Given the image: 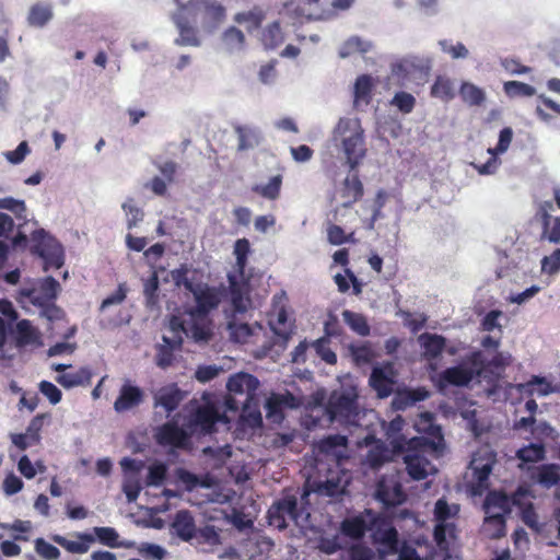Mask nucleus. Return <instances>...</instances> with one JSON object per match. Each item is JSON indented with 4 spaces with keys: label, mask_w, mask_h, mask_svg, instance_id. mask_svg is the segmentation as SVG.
Wrapping results in <instances>:
<instances>
[{
    "label": "nucleus",
    "mask_w": 560,
    "mask_h": 560,
    "mask_svg": "<svg viewBox=\"0 0 560 560\" xmlns=\"http://www.w3.org/2000/svg\"><path fill=\"white\" fill-rule=\"evenodd\" d=\"M358 399L357 385L352 380L347 378L339 388L331 392L325 406L318 404L312 408V417H316L315 412L323 411L328 424L338 423L352 433L363 425L362 421L368 416Z\"/></svg>",
    "instance_id": "obj_1"
},
{
    "label": "nucleus",
    "mask_w": 560,
    "mask_h": 560,
    "mask_svg": "<svg viewBox=\"0 0 560 560\" xmlns=\"http://www.w3.org/2000/svg\"><path fill=\"white\" fill-rule=\"evenodd\" d=\"M330 141L351 171L366 154L364 129L357 117L340 118L332 130Z\"/></svg>",
    "instance_id": "obj_2"
},
{
    "label": "nucleus",
    "mask_w": 560,
    "mask_h": 560,
    "mask_svg": "<svg viewBox=\"0 0 560 560\" xmlns=\"http://www.w3.org/2000/svg\"><path fill=\"white\" fill-rule=\"evenodd\" d=\"M228 278L231 287V304L234 312L233 317L228 322V329L232 340L238 343H246L249 342L250 338H257L262 327L258 324L250 326L236 318V314L245 313L250 303L244 285H238L237 276L229 273Z\"/></svg>",
    "instance_id": "obj_3"
},
{
    "label": "nucleus",
    "mask_w": 560,
    "mask_h": 560,
    "mask_svg": "<svg viewBox=\"0 0 560 560\" xmlns=\"http://www.w3.org/2000/svg\"><path fill=\"white\" fill-rule=\"evenodd\" d=\"M459 506L456 503H448L445 498H441L434 505V539L440 548H447V537L453 538L455 526L453 520L457 516Z\"/></svg>",
    "instance_id": "obj_4"
},
{
    "label": "nucleus",
    "mask_w": 560,
    "mask_h": 560,
    "mask_svg": "<svg viewBox=\"0 0 560 560\" xmlns=\"http://www.w3.org/2000/svg\"><path fill=\"white\" fill-rule=\"evenodd\" d=\"M200 3V0H189L186 4H180V7L172 14V21L179 33V36L175 39L176 45L192 47L200 46L197 31L190 24V21L194 19Z\"/></svg>",
    "instance_id": "obj_5"
},
{
    "label": "nucleus",
    "mask_w": 560,
    "mask_h": 560,
    "mask_svg": "<svg viewBox=\"0 0 560 560\" xmlns=\"http://www.w3.org/2000/svg\"><path fill=\"white\" fill-rule=\"evenodd\" d=\"M497 462V454L489 445L479 447L472 455L469 469L472 475L475 493H481L489 486V476Z\"/></svg>",
    "instance_id": "obj_6"
},
{
    "label": "nucleus",
    "mask_w": 560,
    "mask_h": 560,
    "mask_svg": "<svg viewBox=\"0 0 560 560\" xmlns=\"http://www.w3.org/2000/svg\"><path fill=\"white\" fill-rule=\"evenodd\" d=\"M269 513L271 523L279 528L287 526V520L294 522L296 525H303L310 516L304 508L299 506L298 499L293 495H288L275 503Z\"/></svg>",
    "instance_id": "obj_7"
},
{
    "label": "nucleus",
    "mask_w": 560,
    "mask_h": 560,
    "mask_svg": "<svg viewBox=\"0 0 560 560\" xmlns=\"http://www.w3.org/2000/svg\"><path fill=\"white\" fill-rule=\"evenodd\" d=\"M258 386L259 381L244 372L230 376L226 383V388L229 394L234 397L235 405H241L244 409L250 408Z\"/></svg>",
    "instance_id": "obj_8"
},
{
    "label": "nucleus",
    "mask_w": 560,
    "mask_h": 560,
    "mask_svg": "<svg viewBox=\"0 0 560 560\" xmlns=\"http://www.w3.org/2000/svg\"><path fill=\"white\" fill-rule=\"evenodd\" d=\"M411 442L415 446L408 450L404 455L406 470L412 479L422 480L436 471L435 467L425 456V453L432 450L431 447H417L419 444V440L417 439H412Z\"/></svg>",
    "instance_id": "obj_9"
},
{
    "label": "nucleus",
    "mask_w": 560,
    "mask_h": 560,
    "mask_svg": "<svg viewBox=\"0 0 560 560\" xmlns=\"http://www.w3.org/2000/svg\"><path fill=\"white\" fill-rule=\"evenodd\" d=\"M482 365L478 361L477 357H471L467 361H463L459 365L447 368L442 373V381L450 385L466 386L474 378L480 375Z\"/></svg>",
    "instance_id": "obj_10"
},
{
    "label": "nucleus",
    "mask_w": 560,
    "mask_h": 560,
    "mask_svg": "<svg viewBox=\"0 0 560 560\" xmlns=\"http://www.w3.org/2000/svg\"><path fill=\"white\" fill-rule=\"evenodd\" d=\"M397 372L393 362L375 365L370 375L369 383L377 393V396L385 398L392 395L396 383Z\"/></svg>",
    "instance_id": "obj_11"
},
{
    "label": "nucleus",
    "mask_w": 560,
    "mask_h": 560,
    "mask_svg": "<svg viewBox=\"0 0 560 560\" xmlns=\"http://www.w3.org/2000/svg\"><path fill=\"white\" fill-rule=\"evenodd\" d=\"M301 405L302 397L294 396L289 392L271 394L265 402L266 417L278 423L283 419V409H296Z\"/></svg>",
    "instance_id": "obj_12"
},
{
    "label": "nucleus",
    "mask_w": 560,
    "mask_h": 560,
    "mask_svg": "<svg viewBox=\"0 0 560 560\" xmlns=\"http://www.w3.org/2000/svg\"><path fill=\"white\" fill-rule=\"evenodd\" d=\"M513 139V130L510 127L503 128L499 135V141L495 148H489L488 153L491 155L488 162L485 164H476L471 165L477 170L480 175H492L494 174L500 164L501 160L498 158L499 154H503L510 148V144Z\"/></svg>",
    "instance_id": "obj_13"
},
{
    "label": "nucleus",
    "mask_w": 560,
    "mask_h": 560,
    "mask_svg": "<svg viewBox=\"0 0 560 560\" xmlns=\"http://www.w3.org/2000/svg\"><path fill=\"white\" fill-rule=\"evenodd\" d=\"M219 422H226V417L219 412L212 405L198 407L192 413L189 422L188 430L192 432L209 433L213 427Z\"/></svg>",
    "instance_id": "obj_14"
},
{
    "label": "nucleus",
    "mask_w": 560,
    "mask_h": 560,
    "mask_svg": "<svg viewBox=\"0 0 560 560\" xmlns=\"http://www.w3.org/2000/svg\"><path fill=\"white\" fill-rule=\"evenodd\" d=\"M194 295L196 306L191 311V315L205 316L221 302L222 292L215 288L208 287L207 284L197 283L190 292Z\"/></svg>",
    "instance_id": "obj_15"
},
{
    "label": "nucleus",
    "mask_w": 560,
    "mask_h": 560,
    "mask_svg": "<svg viewBox=\"0 0 560 560\" xmlns=\"http://www.w3.org/2000/svg\"><path fill=\"white\" fill-rule=\"evenodd\" d=\"M316 447L320 456L337 464L348 458V438L346 435H329L320 440Z\"/></svg>",
    "instance_id": "obj_16"
},
{
    "label": "nucleus",
    "mask_w": 560,
    "mask_h": 560,
    "mask_svg": "<svg viewBox=\"0 0 560 560\" xmlns=\"http://www.w3.org/2000/svg\"><path fill=\"white\" fill-rule=\"evenodd\" d=\"M375 495L378 501L387 506L401 504L406 499L398 478L395 475L383 477L378 481Z\"/></svg>",
    "instance_id": "obj_17"
},
{
    "label": "nucleus",
    "mask_w": 560,
    "mask_h": 560,
    "mask_svg": "<svg viewBox=\"0 0 560 560\" xmlns=\"http://www.w3.org/2000/svg\"><path fill=\"white\" fill-rule=\"evenodd\" d=\"M60 291V284L52 277H47L39 283L30 289L23 290L22 294L28 298L33 304L44 306V304L55 300Z\"/></svg>",
    "instance_id": "obj_18"
},
{
    "label": "nucleus",
    "mask_w": 560,
    "mask_h": 560,
    "mask_svg": "<svg viewBox=\"0 0 560 560\" xmlns=\"http://www.w3.org/2000/svg\"><path fill=\"white\" fill-rule=\"evenodd\" d=\"M184 397V392L175 384H168L153 393L154 407L164 409L166 416H170L171 412L177 409Z\"/></svg>",
    "instance_id": "obj_19"
},
{
    "label": "nucleus",
    "mask_w": 560,
    "mask_h": 560,
    "mask_svg": "<svg viewBox=\"0 0 560 560\" xmlns=\"http://www.w3.org/2000/svg\"><path fill=\"white\" fill-rule=\"evenodd\" d=\"M143 400V390L126 381L120 387L119 395L114 402V410L118 413L131 410Z\"/></svg>",
    "instance_id": "obj_20"
},
{
    "label": "nucleus",
    "mask_w": 560,
    "mask_h": 560,
    "mask_svg": "<svg viewBox=\"0 0 560 560\" xmlns=\"http://www.w3.org/2000/svg\"><path fill=\"white\" fill-rule=\"evenodd\" d=\"M357 445L359 447L362 445H371V448L365 456V463L374 469L378 468L390 458V452L384 446V444L375 441L371 433H366L362 440H358Z\"/></svg>",
    "instance_id": "obj_21"
},
{
    "label": "nucleus",
    "mask_w": 560,
    "mask_h": 560,
    "mask_svg": "<svg viewBox=\"0 0 560 560\" xmlns=\"http://www.w3.org/2000/svg\"><path fill=\"white\" fill-rule=\"evenodd\" d=\"M172 534L180 538L183 541L192 542L196 536L197 527L194 516L188 511H178L171 524Z\"/></svg>",
    "instance_id": "obj_22"
},
{
    "label": "nucleus",
    "mask_w": 560,
    "mask_h": 560,
    "mask_svg": "<svg viewBox=\"0 0 560 560\" xmlns=\"http://www.w3.org/2000/svg\"><path fill=\"white\" fill-rule=\"evenodd\" d=\"M34 250L44 259L45 269L48 266L60 268L63 265L62 246L55 238H47L44 244L34 246Z\"/></svg>",
    "instance_id": "obj_23"
},
{
    "label": "nucleus",
    "mask_w": 560,
    "mask_h": 560,
    "mask_svg": "<svg viewBox=\"0 0 560 560\" xmlns=\"http://www.w3.org/2000/svg\"><path fill=\"white\" fill-rule=\"evenodd\" d=\"M221 544V529L213 525H206L201 528H197L196 536L191 542L192 546H196L206 552L214 551Z\"/></svg>",
    "instance_id": "obj_24"
},
{
    "label": "nucleus",
    "mask_w": 560,
    "mask_h": 560,
    "mask_svg": "<svg viewBox=\"0 0 560 560\" xmlns=\"http://www.w3.org/2000/svg\"><path fill=\"white\" fill-rule=\"evenodd\" d=\"M187 438V431L173 422L165 423L156 433V440L160 444L176 447L183 446Z\"/></svg>",
    "instance_id": "obj_25"
},
{
    "label": "nucleus",
    "mask_w": 560,
    "mask_h": 560,
    "mask_svg": "<svg viewBox=\"0 0 560 560\" xmlns=\"http://www.w3.org/2000/svg\"><path fill=\"white\" fill-rule=\"evenodd\" d=\"M373 88L374 80L371 75L362 74L357 78L353 88V106L357 109H361L370 104Z\"/></svg>",
    "instance_id": "obj_26"
},
{
    "label": "nucleus",
    "mask_w": 560,
    "mask_h": 560,
    "mask_svg": "<svg viewBox=\"0 0 560 560\" xmlns=\"http://www.w3.org/2000/svg\"><path fill=\"white\" fill-rule=\"evenodd\" d=\"M224 50L231 55L241 54L246 49V36L236 26H229L221 35Z\"/></svg>",
    "instance_id": "obj_27"
},
{
    "label": "nucleus",
    "mask_w": 560,
    "mask_h": 560,
    "mask_svg": "<svg viewBox=\"0 0 560 560\" xmlns=\"http://www.w3.org/2000/svg\"><path fill=\"white\" fill-rule=\"evenodd\" d=\"M234 131L238 140V151L253 150L261 142V131L257 127L249 125L236 126L234 127Z\"/></svg>",
    "instance_id": "obj_28"
},
{
    "label": "nucleus",
    "mask_w": 560,
    "mask_h": 560,
    "mask_svg": "<svg viewBox=\"0 0 560 560\" xmlns=\"http://www.w3.org/2000/svg\"><path fill=\"white\" fill-rule=\"evenodd\" d=\"M77 540H70L60 535L54 536V541L71 553L83 555L89 551L91 544L95 541V537L86 533H77Z\"/></svg>",
    "instance_id": "obj_29"
},
{
    "label": "nucleus",
    "mask_w": 560,
    "mask_h": 560,
    "mask_svg": "<svg viewBox=\"0 0 560 560\" xmlns=\"http://www.w3.org/2000/svg\"><path fill=\"white\" fill-rule=\"evenodd\" d=\"M163 343L159 345L156 350L155 363L161 369L168 368L173 362V350L182 343V336L162 337Z\"/></svg>",
    "instance_id": "obj_30"
},
{
    "label": "nucleus",
    "mask_w": 560,
    "mask_h": 560,
    "mask_svg": "<svg viewBox=\"0 0 560 560\" xmlns=\"http://www.w3.org/2000/svg\"><path fill=\"white\" fill-rule=\"evenodd\" d=\"M418 343L423 349V355L427 359H435L445 348V338L436 334L424 332L418 337Z\"/></svg>",
    "instance_id": "obj_31"
},
{
    "label": "nucleus",
    "mask_w": 560,
    "mask_h": 560,
    "mask_svg": "<svg viewBox=\"0 0 560 560\" xmlns=\"http://www.w3.org/2000/svg\"><path fill=\"white\" fill-rule=\"evenodd\" d=\"M516 388L521 394H537L538 396H547L558 390V387L552 386L545 377L541 376H533L527 383L517 384Z\"/></svg>",
    "instance_id": "obj_32"
},
{
    "label": "nucleus",
    "mask_w": 560,
    "mask_h": 560,
    "mask_svg": "<svg viewBox=\"0 0 560 560\" xmlns=\"http://www.w3.org/2000/svg\"><path fill=\"white\" fill-rule=\"evenodd\" d=\"M54 16L52 5L48 2H37L30 8L27 22L31 26L43 27Z\"/></svg>",
    "instance_id": "obj_33"
},
{
    "label": "nucleus",
    "mask_w": 560,
    "mask_h": 560,
    "mask_svg": "<svg viewBox=\"0 0 560 560\" xmlns=\"http://www.w3.org/2000/svg\"><path fill=\"white\" fill-rule=\"evenodd\" d=\"M375 540L380 544V551L383 555H393L398 551V533L392 526L378 529L375 534Z\"/></svg>",
    "instance_id": "obj_34"
},
{
    "label": "nucleus",
    "mask_w": 560,
    "mask_h": 560,
    "mask_svg": "<svg viewBox=\"0 0 560 560\" xmlns=\"http://www.w3.org/2000/svg\"><path fill=\"white\" fill-rule=\"evenodd\" d=\"M427 397L428 392L424 389L402 390L394 396L392 406L395 410H405L417 401L424 400Z\"/></svg>",
    "instance_id": "obj_35"
},
{
    "label": "nucleus",
    "mask_w": 560,
    "mask_h": 560,
    "mask_svg": "<svg viewBox=\"0 0 560 560\" xmlns=\"http://www.w3.org/2000/svg\"><path fill=\"white\" fill-rule=\"evenodd\" d=\"M363 192L362 184L357 175H348L341 189L342 205L349 207L354 203Z\"/></svg>",
    "instance_id": "obj_36"
},
{
    "label": "nucleus",
    "mask_w": 560,
    "mask_h": 560,
    "mask_svg": "<svg viewBox=\"0 0 560 560\" xmlns=\"http://www.w3.org/2000/svg\"><path fill=\"white\" fill-rule=\"evenodd\" d=\"M483 509L486 515H505L510 511L509 500L502 493L491 492L485 500Z\"/></svg>",
    "instance_id": "obj_37"
},
{
    "label": "nucleus",
    "mask_w": 560,
    "mask_h": 560,
    "mask_svg": "<svg viewBox=\"0 0 560 560\" xmlns=\"http://www.w3.org/2000/svg\"><path fill=\"white\" fill-rule=\"evenodd\" d=\"M282 176L278 174L270 177L267 183L254 185L252 190L268 200H277L280 196Z\"/></svg>",
    "instance_id": "obj_38"
},
{
    "label": "nucleus",
    "mask_w": 560,
    "mask_h": 560,
    "mask_svg": "<svg viewBox=\"0 0 560 560\" xmlns=\"http://www.w3.org/2000/svg\"><path fill=\"white\" fill-rule=\"evenodd\" d=\"M265 18L266 12L261 8L255 7L249 11L237 12L233 16V20L237 24L248 23L247 31L253 32L254 30L260 27Z\"/></svg>",
    "instance_id": "obj_39"
},
{
    "label": "nucleus",
    "mask_w": 560,
    "mask_h": 560,
    "mask_svg": "<svg viewBox=\"0 0 560 560\" xmlns=\"http://www.w3.org/2000/svg\"><path fill=\"white\" fill-rule=\"evenodd\" d=\"M19 343L26 346L40 345V335L38 330L27 319H22L16 325Z\"/></svg>",
    "instance_id": "obj_40"
},
{
    "label": "nucleus",
    "mask_w": 560,
    "mask_h": 560,
    "mask_svg": "<svg viewBox=\"0 0 560 560\" xmlns=\"http://www.w3.org/2000/svg\"><path fill=\"white\" fill-rule=\"evenodd\" d=\"M541 240H547L557 245L560 244V217L548 214L546 209L542 221Z\"/></svg>",
    "instance_id": "obj_41"
},
{
    "label": "nucleus",
    "mask_w": 560,
    "mask_h": 560,
    "mask_svg": "<svg viewBox=\"0 0 560 560\" xmlns=\"http://www.w3.org/2000/svg\"><path fill=\"white\" fill-rule=\"evenodd\" d=\"M545 448L541 444L532 443L527 446L520 448L516 452V457L520 459V467L527 464L537 463L544 459Z\"/></svg>",
    "instance_id": "obj_42"
},
{
    "label": "nucleus",
    "mask_w": 560,
    "mask_h": 560,
    "mask_svg": "<svg viewBox=\"0 0 560 560\" xmlns=\"http://www.w3.org/2000/svg\"><path fill=\"white\" fill-rule=\"evenodd\" d=\"M261 42L267 49H273L284 42V35L280 28L279 22H272L264 28Z\"/></svg>",
    "instance_id": "obj_43"
},
{
    "label": "nucleus",
    "mask_w": 560,
    "mask_h": 560,
    "mask_svg": "<svg viewBox=\"0 0 560 560\" xmlns=\"http://www.w3.org/2000/svg\"><path fill=\"white\" fill-rule=\"evenodd\" d=\"M342 318L345 323L359 336L365 337L370 335V326L362 314L345 310L342 312Z\"/></svg>",
    "instance_id": "obj_44"
},
{
    "label": "nucleus",
    "mask_w": 560,
    "mask_h": 560,
    "mask_svg": "<svg viewBox=\"0 0 560 560\" xmlns=\"http://www.w3.org/2000/svg\"><path fill=\"white\" fill-rule=\"evenodd\" d=\"M372 49V43L358 36L350 37L339 49V57L345 59L355 52H368Z\"/></svg>",
    "instance_id": "obj_45"
},
{
    "label": "nucleus",
    "mask_w": 560,
    "mask_h": 560,
    "mask_svg": "<svg viewBox=\"0 0 560 560\" xmlns=\"http://www.w3.org/2000/svg\"><path fill=\"white\" fill-rule=\"evenodd\" d=\"M91 378V373L88 369L82 368L73 373H66L58 375L56 377L57 383H59L65 388H73L77 386H81L84 383L89 382Z\"/></svg>",
    "instance_id": "obj_46"
},
{
    "label": "nucleus",
    "mask_w": 560,
    "mask_h": 560,
    "mask_svg": "<svg viewBox=\"0 0 560 560\" xmlns=\"http://www.w3.org/2000/svg\"><path fill=\"white\" fill-rule=\"evenodd\" d=\"M121 209L126 215V225L128 230L136 228L144 218L143 211L137 206L132 198L126 199L121 203Z\"/></svg>",
    "instance_id": "obj_47"
},
{
    "label": "nucleus",
    "mask_w": 560,
    "mask_h": 560,
    "mask_svg": "<svg viewBox=\"0 0 560 560\" xmlns=\"http://www.w3.org/2000/svg\"><path fill=\"white\" fill-rule=\"evenodd\" d=\"M482 530L490 538H500L505 534L504 515H486Z\"/></svg>",
    "instance_id": "obj_48"
},
{
    "label": "nucleus",
    "mask_w": 560,
    "mask_h": 560,
    "mask_svg": "<svg viewBox=\"0 0 560 560\" xmlns=\"http://www.w3.org/2000/svg\"><path fill=\"white\" fill-rule=\"evenodd\" d=\"M142 489L139 474H125L122 482V491L128 502H135Z\"/></svg>",
    "instance_id": "obj_49"
},
{
    "label": "nucleus",
    "mask_w": 560,
    "mask_h": 560,
    "mask_svg": "<svg viewBox=\"0 0 560 560\" xmlns=\"http://www.w3.org/2000/svg\"><path fill=\"white\" fill-rule=\"evenodd\" d=\"M460 96L470 106L480 105L485 101V93L472 83L464 82L460 88Z\"/></svg>",
    "instance_id": "obj_50"
},
{
    "label": "nucleus",
    "mask_w": 560,
    "mask_h": 560,
    "mask_svg": "<svg viewBox=\"0 0 560 560\" xmlns=\"http://www.w3.org/2000/svg\"><path fill=\"white\" fill-rule=\"evenodd\" d=\"M431 94L442 101H450L454 97L453 82L443 77H439L431 88Z\"/></svg>",
    "instance_id": "obj_51"
},
{
    "label": "nucleus",
    "mask_w": 560,
    "mask_h": 560,
    "mask_svg": "<svg viewBox=\"0 0 560 560\" xmlns=\"http://www.w3.org/2000/svg\"><path fill=\"white\" fill-rule=\"evenodd\" d=\"M249 252V242L246 238H241L235 242L234 245V255H235V272L238 273L241 278H243L244 267L247 260V254Z\"/></svg>",
    "instance_id": "obj_52"
},
{
    "label": "nucleus",
    "mask_w": 560,
    "mask_h": 560,
    "mask_svg": "<svg viewBox=\"0 0 560 560\" xmlns=\"http://www.w3.org/2000/svg\"><path fill=\"white\" fill-rule=\"evenodd\" d=\"M347 481L340 478H330L324 482H319L315 491L320 495L335 497L343 492Z\"/></svg>",
    "instance_id": "obj_53"
},
{
    "label": "nucleus",
    "mask_w": 560,
    "mask_h": 560,
    "mask_svg": "<svg viewBox=\"0 0 560 560\" xmlns=\"http://www.w3.org/2000/svg\"><path fill=\"white\" fill-rule=\"evenodd\" d=\"M438 44L441 50L450 55L453 59H465L469 55V50L460 42L453 43L452 40L448 39H441L439 40Z\"/></svg>",
    "instance_id": "obj_54"
},
{
    "label": "nucleus",
    "mask_w": 560,
    "mask_h": 560,
    "mask_svg": "<svg viewBox=\"0 0 560 560\" xmlns=\"http://www.w3.org/2000/svg\"><path fill=\"white\" fill-rule=\"evenodd\" d=\"M341 530L351 538H361L366 532V524L362 518L346 520L341 524Z\"/></svg>",
    "instance_id": "obj_55"
},
{
    "label": "nucleus",
    "mask_w": 560,
    "mask_h": 560,
    "mask_svg": "<svg viewBox=\"0 0 560 560\" xmlns=\"http://www.w3.org/2000/svg\"><path fill=\"white\" fill-rule=\"evenodd\" d=\"M96 538L101 544L110 547L117 548L119 545L118 538L119 535L117 530L113 527H94L93 528Z\"/></svg>",
    "instance_id": "obj_56"
},
{
    "label": "nucleus",
    "mask_w": 560,
    "mask_h": 560,
    "mask_svg": "<svg viewBox=\"0 0 560 560\" xmlns=\"http://www.w3.org/2000/svg\"><path fill=\"white\" fill-rule=\"evenodd\" d=\"M137 550L141 556L152 560H163L167 555L164 547L152 542H141L137 546Z\"/></svg>",
    "instance_id": "obj_57"
},
{
    "label": "nucleus",
    "mask_w": 560,
    "mask_h": 560,
    "mask_svg": "<svg viewBox=\"0 0 560 560\" xmlns=\"http://www.w3.org/2000/svg\"><path fill=\"white\" fill-rule=\"evenodd\" d=\"M504 92L511 96H533L536 90L526 83L520 81H509L504 83Z\"/></svg>",
    "instance_id": "obj_58"
},
{
    "label": "nucleus",
    "mask_w": 560,
    "mask_h": 560,
    "mask_svg": "<svg viewBox=\"0 0 560 560\" xmlns=\"http://www.w3.org/2000/svg\"><path fill=\"white\" fill-rule=\"evenodd\" d=\"M416 104L413 95L407 92H398L390 101V105L397 107L401 113L409 114L412 112Z\"/></svg>",
    "instance_id": "obj_59"
},
{
    "label": "nucleus",
    "mask_w": 560,
    "mask_h": 560,
    "mask_svg": "<svg viewBox=\"0 0 560 560\" xmlns=\"http://www.w3.org/2000/svg\"><path fill=\"white\" fill-rule=\"evenodd\" d=\"M167 468L162 463L153 464L149 467L145 485L148 487H159L163 483L166 477Z\"/></svg>",
    "instance_id": "obj_60"
},
{
    "label": "nucleus",
    "mask_w": 560,
    "mask_h": 560,
    "mask_svg": "<svg viewBox=\"0 0 560 560\" xmlns=\"http://www.w3.org/2000/svg\"><path fill=\"white\" fill-rule=\"evenodd\" d=\"M188 268L183 266L178 269H174L171 271V279L176 287H184L187 291L191 292L194 288L197 285V283H195L192 279L188 277Z\"/></svg>",
    "instance_id": "obj_61"
},
{
    "label": "nucleus",
    "mask_w": 560,
    "mask_h": 560,
    "mask_svg": "<svg viewBox=\"0 0 560 560\" xmlns=\"http://www.w3.org/2000/svg\"><path fill=\"white\" fill-rule=\"evenodd\" d=\"M159 290V276L156 271H153L148 280L143 284V293L145 296L147 305L153 306L158 302L156 292Z\"/></svg>",
    "instance_id": "obj_62"
},
{
    "label": "nucleus",
    "mask_w": 560,
    "mask_h": 560,
    "mask_svg": "<svg viewBox=\"0 0 560 560\" xmlns=\"http://www.w3.org/2000/svg\"><path fill=\"white\" fill-rule=\"evenodd\" d=\"M560 271V248L555 249L549 256L541 259V272L555 276Z\"/></svg>",
    "instance_id": "obj_63"
},
{
    "label": "nucleus",
    "mask_w": 560,
    "mask_h": 560,
    "mask_svg": "<svg viewBox=\"0 0 560 560\" xmlns=\"http://www.w3.org/2000/svg\"><path fill=\"white\" fill-rule=\"evenodd\" d=\"M350 351H351L353 361L358 365L368 364V363L372 362V360L375 357L374 351L372 350V348L369 345L351 347Z\"/></svg>",
    "instance_id": "obj_64"
}]
</instances>
